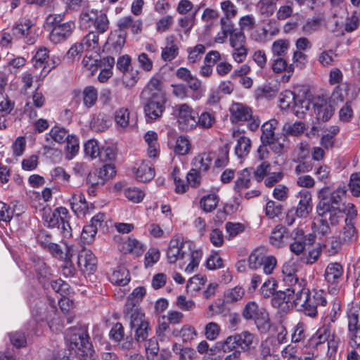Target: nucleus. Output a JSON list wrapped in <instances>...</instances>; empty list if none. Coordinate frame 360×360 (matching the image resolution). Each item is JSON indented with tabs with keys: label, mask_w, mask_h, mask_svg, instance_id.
Masks as SVG:
<instances>
[{
	"label": "nucleus",
	"mask_w": 360,
	"mask_h": 360,
	"mask_svg": "<svg viewBox=\"0 0 360 360\" xmlns=\"http://www.w3.org/2000/svg\"><path fill=\"white\" fill-rule=\"evenodd\" d=\"M345 194L346 191L341 188L332 192H330L328 187L319 191V202L316 205V212L321 218L316 219V222H314L319 233L326 236L330 232L328 221L331 226H336L343 218L345 210L343 199Z\"/></svg>",
	"instance_id": "f257e3e1"
},
{
	"label": "nucleus",
	"mask_w": 360,
	"mask_h": 360,
	"mask_svg": "<svg viewBox=\"0 0 360 360\" xmlns=\"http://www.w3.org/2000/svg\"><path fill=\"white\" fill-rule=\"evenodd\" d=\"M65 339L70 349L75 352L80 360H97L98 356L89 341L87 326H81L70 328L65 333Z\"/></svg>",
	"instance_id": "f03ea898"
},
{
	"label": "nucleus",
	"mask_w": 360,
	"mask_h": 360,
	"mask_svg": "<svg viewBox=\"0 0 360 360\" xmlns=\"http://www.w3.org/2000/svg\"><path fill=\"white\" fill-rule=\"evenodd\" d=\"M41 217L45 226L49 229L58 228L63 238L72 236V230L70 224V215L67 208L59 207L53 210L50 207L41 210Z\"/></svg>",
	"instance_id": "7ed1b4c3"
},
{
	"label": "nucleus",
	"mask_w": 360,
	"mask_h": 360,
	"mask_svg": "<svg viewBox=\"0 0 360 360\" xmlns=\"http://www.w3.org/2000/svg\"><path fill=\"white\" fill-rule=\"evenodd\" d=\"M185 246L186 243L181 237L172 238L167 252V257L169 262L174 264L178 259L185 258L186 255H188L191 261L186 266L185 271L191 273L198 266L202 254L200 250H191L190 248L187 252L184 250Z\"/></svg>",
	"instance_id": "20e7f679"
},
{
	"label": "nucleus",
	"mask_w": 360,
	"mask_h": 360,
	"mask_svg": "<svg viewBox=\"0 0 360 360\" xmlns=\"http://www.w3.org/2000/svg\"><path fill=\"white\" fill-rule=\"evenodd\" d=\"M124 315L129 319V325L134 330V338L137 342L146 341L150 330L145 314L131 300H128L124 307Z\"/></svg>",
	"instance_id": "39448f33"
},
{
	"label": "nucleus",
	"mask_w": 360,
	"mask_h": 360,
	"mask_svg": "<svg viewBox=\"0 0 360 360\" xmlns=\"http://www.w3.org/2000/svg\"><path fill=\"white\" fill-rule=\"evenodd\" d=\"M287 278L291 283L294 281V283L285 290H277L271 300V306L283 314H287L290 310L294 304L291 300L296 297L297 292L300 290V281L297 278L291 274H289Z\"/></svg>",
	"instance_id": "423d86ee"
},
{
	"label": "nucleus",
	"mask_w": 360,
	"mask_h": 360,
	"mask_svg": "<svg viewBox=\"0 0 360 360\" xmlns=\"http://www.w3.org/2000/svg\"><path fill=\"white\" fill-rule=\"evenodd\" d=\"M256 336L253 333L245 330L227 337L223 342L217 343V347L224 352H230L236 347H240L243 352H249L256 342Z\"/></svg>",
	"instance_id": "0eeeda50"
},
{
	"label": "nucleus",
	"mask_w": 360,
	"mask_h": 360,
	"mask_svg": "<svg viewBox=\"0 0 360 360\" xmlns=\"http://www.w3.org/2000/svg\"><path fill=\"white\" fill-rule=\"evenodd\" d=\"M299 287L300 290L297 292L296 297L293 300L294 305L306 316L312 318L316 316L317 307L316 298L309 292V289L302 285V282L299 283Z\"/></svg>",
	"instance_id": "6e6552de"
},
{
	"label": "nucleus",
	"mask_w": 360,
	"mask_h": 360,
	"mask_svg": "<svg viewBox=\"0 0 360 360\" xmlns=\"http://www.w3.org/2000/svg\"><path fill=\"white\" fill-rule=\"evenodd\" d=\"M175 114L178 126L183 131H191L197 127V112L186 103L176 105Z\"/></svg>",
	"instance_id": "1a4fd4ad"
},
{
	"label": "nucleus",
	"mask_w": 360,
	"mask_h": 360,
	"mask_svg": "<svg viewBox=\"0 0 360 360\" xmlns=\"http://www.w3.org/2000/svg\"><path fill=\"white\" fill-rule=\"evenodd\" d=\"M165 95L158 94L153 97H147L144 104V113L147 122H152L162 115L165 109Z\"/></svg>",
	"instance_id": "9d476101"
},
{
	"label": "nucleus",
	"mask_w": 360,
	"mask_h": 360,
	"mask_svg": "<svg viewBox=\"0 0 360 360\" xmlns=\"http://www.w3.org/2000/svg\"><path fill=\"white\" fill-rule=\"evenodd\" d=\"M229 44L233 48L232 56L237 63H243L248 54L246 37L241 30L236 29L235 32L229 36Z\"/></svg>",
	"instance_id": "9b49d317"
},
{
	"label": "nucleus",
	"mask_w": 360,
	"mask_h": 360,
	"mask_svg": "<svg viewBox=\"0 0 360 360\" xmlns=\"http://www.w3.org/2000/svg\"><path fill=\"white\" fill-rule=\"evenodd\" d=\"M249 267L252 269H257L263 266V272L269 275L273 273L276 266V259L273 256H265L260 250L253 251L248 258Z\"/></svg>",
	"instance_id": "f8f14e48"
},
{
	"label": "nucleus",
	"mask_w": 360,
	"mask_h": 360,
	"mask_svg": "<svg viewBox=\"0 0 360 360\" xmlns=\"http://www.w3.org/2000/svg\"><path fill=\"white\" fill-rule=\"evenodd\" d=\"M348 344L353 349L360 347V324L357 311L347 313Z\"/></svg>",
	"instance_id": "ddd939ff"
},
{
	"label": "nucleus",
	"mask_w": 360,
	"mask_h": 360,
	"mask_svg": "<svg viewBox=\"0 0 360 360\" xmlns=\"http://www.w3.org/2000/svg\"><path fill=\"white\" fill-rule=\"evenodd\" d=\"M107 215L105 213L100 212L95 215L91 220V224L86 225L83 228L81 234L82 239L86 243H90L94 238L98 229L103 228L106 225Z\"/></svg>",
	"instance_id": "4468645a"
},
{
	"label": "nucleus",
	"mask_w": 360,
	"mask_h": 360,
	"mask_svg": "<svg viewBox=\"0 0 360 360\" xmlns=\"http://www.w3.org/2000/svg\"><path fill=\"white\" fill-rule=\"evenodd\" d=\"M75 29V23L73 21L56 25L49 34L50 41L53 44L63 42L72 35Z\"/></svg>",
	"instance_id": "2eb2a0df"
},
{
	"label": "nucleus",
	"mask_w": 360,
	"mask_h": 360,
	"mask_svg": "<svg viewBox=\"0 0 360 360\" xmlns=\"http://www.w3.org/2000/svg\"><path fill=\"white\" fill-rule=\"evenodd\" d=\"M110 338L118 344L123 350H129L134 348V342L131 336L124 337V329L122 323H116L110 329Z\"/></svg>",
	"instance_id": "dca6fc26"
},
{
	"label": "nucleus",
	"mask_w": 360,
	"mask_h": 360,
	"mask_svg": "<svg viewBox=\"0 0 360 360\" xmlns=\"http://www.w3.org/2000/svg\"><path fill=\"white\" fill-rule=\"evenodd\" d=\"M32 26V22L30 19L25 18H20L14 24L12 34L16 38H22L27 44H32L35 41V37L30 32Z\"/></svg>",
	"instance_id": "f3484780"
},
{
	"label": "nucleus",
	"mask_w": 360,
	"mask_h": 360,
	"mask_svg": "<svg viewBox=\"0 0 360 360\" xmlns=\"http://www.w3.org/2000/svg\"><path fill=\"white\" fill-rule=\"evenodd\" d=\"M77 264L87 274H93L97 268V258L90 250L82 249L78 254Z\"/></svg>",
	"instance_id": "a211bd4d"
},
{
	"label": "nucleus",
	"mask_w": 360,
	"mask_h": 360,
	"mask_svg": "<svg viewBox=\"0 0 360 360\" xmlns=\"http://www.w3.org/2000/svg\"><path fill=\"white\" fill-rule=\"evenodd\" d=\"M300 200L294 212L297 214V217L300 218L307 217L312 210V199L311 194L307 190H302L299 192L298 195Z\"/></svg>",
	"instance_id": "6ab92c4d"
},
{
	"label": "nucleus",
	"mask_w": 360,
	"mask_h": 360,
	"mask_svg": "<svg viewBox=\"0 0 360 360\" xmlns=\"http://www.w3.org/2000/svg\"><path fill=\"white\" fill-rule=\"evenodd\" d=\"M68 131L62 127L55 126L50 130L49 133L46 135L45 141L47 143L44 145V149H52L56 143H62L68 138Z\"/></svg>",
	"instance_id": "aec40b11"
},
{
	"label": "nucleus",
	"mask_w": 360,
	"mask_h": 360,
	"mask_svg": "<svg viewBox=\"0 0 360 360\" xmlns=\"http://www.w3.org/2000/svg\"><path fill=\"white\" fill-rule=\"evenodd\" d=\"M231 120L233 123L248 121L252 117V111L250 108L235 103L230 108Z\"/></svg>",
	"instance_id": "412c9836"
},
{
	"label": "nucleus",
	"mask_w": 360,
	"mask_h": 360,
	"mask_svg": "<svg viewBox=\"0 0 360 360\" xmlns=\"http://www.w3.org/2000/svg\"><path fill=\"white\" fill-rule=\"evenodd\" d=\"M358 233L352 219H345V225L340 233L338 239L342 245H350L357 240Z\"/></svg>",
	"instance_id": "4be33fe9"
},
{
	"label": "nucleus",
	"mask_w": 360,
	"mask_h": 360,
	"mask_svg": "<svg viewBox=\"0 0 360 360\" xmlns=\"http://www.w3.org/2000/svg\"><path fill=\"white\" fill-rule=\"evenodd\" d=\"M278 122L275 119H271L262 125V134L260 139L264 146L271 145L275 141V129Z\"/></svg>",
	"instance_id": "5701e85b"
},
{
	"label": "nucleus",
	"mask_w": 360,
	"mask_h": 360,
	"mask_svg": "<svg viewBox=\"0 0 360 360\" xmlns=\"http://www.w3.org/2000/svg\"><path fill=\"white\" fill-rule=\"evenodd\" d=\"M289 238L287 229L283 226L278 225L272 231L269 241L272 245L280 248L288 243Z\"/></svg>",
	"instance_id": "b1692460"
},
{
	"label": "nucleus",
	"mask_w": 360,
	"mask_h": 360,
	"mask_svg": "<svg viewBox=\"0 0 360 360\" xmlns=\"http://www.w3.org/2000/svg\"><path fill=\"white\" fill-rule=\"evenodd\" d=\"M287 58H288L273 57L271 68L275 73H281L283 71L288 72V75H285L283 79L288 82L294 72L295 68L293 64H288Z\"/></svg>",
	"instance_id": "393cba45"
},
{
	"label": "nucleus",
	"mask_w": 360,
	"mask_h": 360,
	"mask_svg": "<svg viewBox=\"0 0 360 360\" xmlns=\"http://www.w3.org/2000/svg\"><path fill=\"white\" fill-rule=\"evenodd\" d=\"M70 204L72 211L77 215H85L89 212V205L83 193L74 194L70 199Z\"/></svg>",
	"instance_id": "a878e982"
},
{
	"label": "nucleus",
	"mask_w": 360,
	"mask_h": 360,
	"mask_svg": "<svg viewBox=\"0 0 360 360\" xmlns=\"http://www.w3.org/2000/svg\"><path fill=\"white\" fill-rule=\"evenodd\" d=\"M316 118L322 122H327L333 115L334 110L331 105L324 100H319L313 103Z\"/></svg>",
	"instance_id": "bb28decb"
},
{
	"label": "nucleus",
	"mask_w": 360,
	"mask_h": 360,
	"mask_svg": "<svg viewBox=\"0 0 360 360\" xmlns=\"http://www.w3.org/2000/svg\"><path fill=\"white\" fill-rule=\"evenodd\" d=\"M137 180L142 182H147L152 180L155 176V169L148 161H142L135 172Z\"/></svg>",
	"instance_id": "cd10ccee"
},
{
	"label": "nucleus",
	"mask_w": 360,
	"mask_h": 360,
	"mask_svg": "<svg viewBox=\"0 0 360 360\" xmlns=\"http://www.w3.org/2000/svg\"><path fill=\"white\" fill-rule=\"evenodd\" d=\"M343 274V268L339 263H330L325 271L326 280L332 284L338 283Z\"/></svg>",
	"instance_id": "c85d7f7f"
},
{
	"label": "nucleus",
	"mask_w": 360,
	"mask_h": 360,
	"mask_svg": "<svg viewBox=\"0 0 360 360\" xmlns=\"http://www.w3.org/2000/svg\"><path fill=\"white\" fill-rule=\"evenodd\" d=\"M213 157L210 153H201L196 155L192 160L193 169L200 172H206L210 169Z\"/></svg>",
	"instance_id": "c756f323"
},
{
	"label": "nucleus",
	"mask_w": 360,
	"mask_h": 360,
	"mask_svg": "<svg viewBox=\"0 0 360 360\" xmlns=\"http://www.w3.org/2000/svg\"><path fill=\"white\" fill-rule=\"evenodd\" d=\"M179 53V48L174 41V37H169L167 38V45L162 49L161 58L165 61H171L174 60Z\"/></svg>",
	"instance_id": "7c9ffc66"
},
{
	"label": "nucleus",
	"mask_w": 360,
	"mask_h": 360,
	"mask_svg": "<svg viewBox=\"0 0 360 360\" xmlns=\"http://www.w3.org/2000/svg\"><path fill=\"white\" fill-rule=\"evenodd\" d=\"M313 103L306 94H297L295 96V104L292 106V108L295 114L298 116L299 114H304L309 110Z\"/></svg>",
	"instance_id": "2f4dec72"
},
{
	"label": "nucleus",
	"mask_w": 360,
	"mask_h": 360,
	"mask_svg": "<svg viewBox=\"0 0 360 360\" xmlns=\"http://www.w3.org/2000/svg\"><path fill=\"white\" fill-rule=\"evenodd\" d=\"M110 281L112 283L124 286L130 281L129 272L124 267L120 266L112 271Z\"/></svg>",
	"instance_id": "473e14b6"
},
{
	"label": "nucleus",
	"mask_w": 360,
	"mask_h": 360,
	"mask_svg": "<svg viewBox=\"0 0 360 360\" xmlns=\"http://www.w3.org/2000/svg\"><path fill=\"white\" fill-rule=\"evenodd\" d=\"M290 46L288 39H280L274 41L271 46L273 57L288 58Z\"/></svg>",
	"instance_id": "72a5a7b5"
},
{
	"label": "nucleus",
	"mask_w": 360,
	"mask_h": 360,
	"mask_svg": "<svg viewBox=\"0 0 360 360\" xmlns=\"http://www.w3.org/2000/svg\"><path fill=\"white\" fill-rule=\"evenodd\" d=\"M252 179L251 169H244L239 173L238 177L235 182L234 189L239 193L241 190L250 188Z\"/></svg>",
	"instance_id": "f704fd0d"
},
{
	"label": "nucleus",
	"mask_w": 360,
	"mask_h": 360,
	"mask_svg": "<svg viewBox=\"0 0 360 360\" xmlns=\"http://www.w3.org/2000/svg\"><path fill=\"white\" fill-rule=\"evenodd\" d=\"M148 144V154L150 158H156L159 154L158 134L153 131H148L144 136Z\"/></svg>",
	"instance_id": "c9c22d12"
},
{
	"label": "nucleus",
	"mask_w": 360,
	"mask_h": 360,
	"mask_svg": "<svg viewBox=\"0 0 360 360\" xmlns=\"http://www.w3.org/2000/svg\"><path fill=\"white\" fill-rule=\"evenodd\" d=\"M253 320L258 330L262 333L268 332L271 328L269 314L265 309H262Z\"/></svg>",
	"instance_id": "e433bc0d"
},
{
	"label": "nucleus",
	"mask_w": 360,
	"mask_h": 360,
	"mask_svg": "<svg viewBox=\"0 0 360 360\" xmlns=\"http://www.w3.org/2000/svg\"><path fill=\"white\" fill-rule=\"evenodd\" d=\"M99 11L94 9H84L79 18V25L82 28H89L94 24Z\"/></svg>",
	"instance_id": "4c0bfd02"
},
{
	"label": "nucleus",
	"mask_w": 360,
	"mask_h": 360,
	"mask_svg": "<svg viewBox=\"0 0 360 360\" xmlns=\"http://www.w3.org/2000/svg\"><path fill=\"white\" fill-rule=\"evenodd\" d=\"M110 124V118L103 113H99L92 119L91 128L94 131L101 132L106 130Z\"/></svg>",
	"instance_id": "58836bf2"
},
{
	"label": "nucleus",
	"mask_w": 360,
	"mask_h": 360,
	"mask_svg": "<svg viewBox=\"0 0 360 360\" xmlns=\"http://www.w3.org/2000/svg\"><path fill=\"white\" fill-rule=\"evenodd\" d=\"M251 149V140L245 136H242L237 139V143L235 147V153L239 158H243L247 156Z\"/></svg>",
	"instance_id": "ea45409f"
},
{
	"label": "nucleus",
	"mask_w": 360,
	"mask_h": 360,
	"mask_svg": "<svg viewBox=\"0 0 360 360\" xmlns=\"http://www.w3.org/2000/svg\"><path fill=\"white\" fill-rule=\"evenodd\" d=\"M162 82L157 77H152L148 83L146 89L143 91L142 94L148 97H153L158 94L164 95L162 90Z\"/></svg>",
	"instance_id": "a19ab883"
},
{
	"label": "nucleus",
	"mask_w": 360,
	"mask_h": 360,
	"mask_svg": "<svg viewBox=\"0 0 360 360\" xmlns=\"http://www.w3.org/2000/svg\"><path fill=\"white\" fill-rule=\"evenodd\" d=\"M115 121L116 124L122 129L129 125V110L127 108H120L115 112Z\"/></svg>",
	"instance_id": "79ce46f5"
},
{
	"label": "nucleus",
	"mask_w": 360,
	"mask_h": 360,
	"mask_svg": "<svg viewBox=\"0 0 360 360\" xmlns=\"http://www.w3.org/2000/svg\"><path fill=\"white\" fill-rule=\"evenodd\" d=\"M219 198L216 194H209L203 196L200 202V207L205 212H211L217 206Z\"/></svg>",
	"instance_id": "37998d69"
},
{
	"label": "nucleus",
	"mask_w": 360,
	"mask_h": 360,
	"mask_svg": "<svg viewBox=\"0 0 360 360\" xmlns=\"http://www.w3.org/2000/svg\"><path fill=\"white\" fill-rule=\"evenodd\" d=\"M82 64L84 67L93 75L99 67V54L98 51H96L89 56L86 54L82 60Z\"/></svg>",
	"instance_id": "c03bdc74"
},
{
	"label": "nucleus",
	"mask_w": 360,
	"mask_h": 360,
	"mask_svg": "<svg viewBox=\"0 0 360 360\" xmlns=\"http://www.w3.org/2000/svg\"><path fill=\"white\" fill-rule=\"evenodd\" d=\"M277 281L274 278H268L262 285L260 288V294L264 298H271L277 292Z\"/></svg>",
	"instance_id": "a18cd8bd"
},
{
	"label": "nucleus",
	"mask_w": 360,
	"mask_h": 360,
	"mask_svg": "<svg viewBox=\"0 0 360 360\" xmlns=\"http://www.w3.org/2000/svg\"><path fill=\"white\" fill-rule=\"evenodd\" d=\"M214 115L210 112H203L200 115L197 113V127L201 129H210L214 124Z\"/></svg>",
	"instance_id": "49530a36"
},
{
	"label": "nucleus",
	"mask_w": 360,
	"mask_h": 360,
	"mask_svg": "<svg viewBox=\"0 0 360 360\" xmlns=\"http://www.w3.org/2000/svg\"><path fill=\"white\" fill-rule=\"evenodd\" d=\"M307 337V326L303 322H299L292 328L291 341L294 343L304 342Z\"/></svg>",
	"instance_id": "de8ad7c7"
},
{
	"label": "nucleus",
	"mask_w": 360,
	"mask_h": 360,
	"mask_svg": "<svg viewBox=\"0 0 360 360\" xmlns=\"http://www.w3.org/2000/svg\"><path fill=\"white\" fill-rule=\"evenodd\" d=\"M97 90L92 86H86L83 91V103L87 108L94 106L97 101Z\"/></svg>",
	"instance_id": "09e8293b"
},
{
	"label": "nucleus",
	"mask_w": 360,
	"mask_h": 360,
	"mask_svg": "<svg viewBox=\"0 0 360 360\" xmlns=\"http://www.w3.org/2000/svg\"><path fill=\"white\" fill-rule=\"evenodd\" d=\"M262 309L255 302H249L245 304L242 311V316L245 320H253Z\"/></svg>",
	"instance_id": "8fccbe9b"
},
{
	"label": "nucleus",
	"mask_w": 360,
	"mask_h": 360,
	"mask_svg": "<svg viewBox=\"0 0 360 360\" xmlns=\"http://www.w3.org/2000/svg\"><path fill=\"white\" fill-rule=\"evenodd\" d=\"M323 22L322 16L314 17L309 18L302 27V30L306 34H311L316 32L321 27Z\"/></svg>",
	"instance_id": "3c124183"
},
{
	"label": "nucleus",
	"mask_w": 360,
	"mask_h": 360,
	"mask_svg": "<svg viewBox=\"0 0 360 360\" xmlns=\"http://www.w3.org/2000/svg\"><path fill=\"white\" fill-rule=\"evenodd\" d=\"M66 158L68 160L72 159L79 151V139L76 136L69 135L66 139Z\"/></svg>",
	"instance_id": "603ef678"
},
{
	"label": "nucleus",
	"mask_w": 360,
	"mask_h": 360,
	"mask_svg": "<svg viewBox=\"0 0 360 360\" xmlns=\"http://www.w3.org/2000/svg\"><path fill=\"white\" fill-rule=\"evenodd\" d=\"M83 44V46L86 47V49L89 50H99V44H98V34L96 32H89L82 39V42Z\"/></svg>",
	"instance_id": "864d4df0"
},
{
	"label": "nucleus",
	"mask_w": 360,
	"mask_h": 360,
	"mask_svg": "<svg viewBox=\"0 0 360 360\" xmlns=\"http://www.w3.org/2000/svg\"><path fill=\"white\" fill-rule=\"evenodd\" d=\"M93 26L96 30V32L100 34L105 32L109 28V20L107 15L99 11Z\"/></svg>",
	"instance_id": "5fc2aeb1"
},
{
	"label": "nucleus",
	"mask_w": 360,
	"mask_h": 360,
	"mask_svg": "<svg viewBox=\"0 0 360 360\" xmlns=\"http://www.w3.org/2000/svg\"><path fill=\"white\" fill-rule=\"evenodd\" d=\"M190 149V142L187 137L180 136L176 139V143L174 146V152L179 155H184L187 154Z\"/></svg>",
	"instance_id": "6e6d98bb"
},
{
	"label": "nucleus",
	"mask_w": 360,
	"mask_h": 360,
	"mask_svg": "<svg viewBox=\"0 0 360 360\" xmlns=\"http://www.w3.org/2000/svg\"><path fill=\"white\" fill-rule=\"evenodd\" d=\"M296 94L290 90L281 93L279 96L280 107L286 110L294 105Z\"/></svg>",
	"instance_id": "4d7b16f0"
},
{
	"label": "nucleus",
	"mask_w": 360,
	"mask_h": 360,
	"mask_svg": "<svg viewBox=\"0 0 360 360\" xmlns=\"http://www.w3.org/2000/svg\"><path fill=\"white\" fill-rule=\"evenodd\" d=\"M188 86L193 91V98L198 100L202 96V82L197 77L192 76L191 79H189L186 82Z\"/></svg>",
	"instance_id": "13d9d810"
},
{
	"label": "nucleus",
	"mask_w": 360,
	"mask_h": 360,
	"mask_svg": "<svg viewBox=\"0 0 360 360\" xmlns=\"http://www.w3.org/2000/svg\"><path fill=\"white\" fill-rule=\"evenodd\" d=\"M245 294L244 289L240 286H236L227 290L224 293V297L227 302H234L240 300Z\"/></svg>",
	"instance_id": "bf43d9fd"
},
{
	"label": "nucleus",
	"mask_w": 360,
	"mask_h": 360,
	"mask_svg": "<svg viewBox=\"0 0 360 360\" xmlns=\"http://www.w3.org/2000/svg\"><path fill=\"white\" fill-rule=\"evenodd\" d=\"M283 130L285 136L291 135L297 136L304 132V124L301 122H296L294 124L287 123L283 126Z\"/></svg>",
	"instance_id": "052dcab7"
},
{
	"label": "nucleus",
	"mask_w": 360,
	"mask_h": 360,
	"mask_svg": "<svg viewBox=\"0 0 360 360\" xmlns=\"http://www.w3.org/2000/svg\"><path fill=\"white\" fill-rule=\"evenodd\" d=\"M35 271L40 283H45L51 277L50 268L44 262H39L36 264Z\"/></svg>",
	"instance_id": "680f3d73"
},
{
	"label": "nucleus",
	"mask_w": 360,
	"mask_h": 360,
	"mask_svg": "<svg viewBox=\"0 0 360 360\" xmlns=\"http://www.w3.org/2000/svg\"><path fill=\"white\" fill-rule=\"evenodd\" d=\"M278 1L279 0H260L259 5L261 13L266 16L271 15L274 13L276 4Z\"/></svg>",
	"instance_id": "e2e57ef3"
},
{
	"label": "nucleus",
	"mask_w": 360,
	"mask_h": 360,
	"mask_svg": "<svg viewBox=\"0 0 360 360\" xmlns=\"http://www.w3.org/2000/svg\"><path fill=\"white\" fill-rule=\"evenodd\" d=\"M124 195L128 200L137 203L143 199L145 193L138 188L130 187L124 190Z\"/></svg>",
	"instance_id": "0e129e2a"
},
{
	"label": "nucleus",
	"mask_w": 360,
	"mask_h": 360,
	"mask_svg": "<svg viewBox=\"0 0 360 360\" xmlns=\"http://www.w3.org/2000/svg\"><path fill=\"white\" fill-rule=\"evenodd\" d=\"M126 33L122 31H115L109 37V41L115 50L120 49L125 44Z\"/></svg>",
	"instance_id": "69168bd1"
},
{
	"label": "nucleus",
	"mask_w": 360,
	"mask_h": 360,
	"mask_svg": "<svg viewBox=\"0 0 360 360\" xmlns=\"http://www.w3.org/2000/svg\"><path fill=\"white\" fill-rule=\"evenodd\" d=\"M49 57V51L46 47H41L38 49L33 58L34 66L35 68H43L46 60Z\"/></svg>",
	"instance_id": "338daca9"
},
{
	"label": "nucleus",
	"mask_w": 360,
	"mask_h": 360,
	"mask_svg": "<svg viewBox=\"0 0 360 360\" xmlns=\"http://www.w3.org/2000/svg\"><path fill=\"white\" fill-rule=\"evenodd\" d=\"M98 157L101 162L113 161L116 158L115 149L113 146H103Z\"/></svg>",
	"instance_id": "774afa93"
}]
</instances>
